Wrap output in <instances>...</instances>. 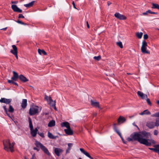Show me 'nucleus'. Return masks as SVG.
Masks as SVG:
<instances>
[{
  "label": "nucleus",
  "mask_w": 159,
  "mask_h": 159,
  "mask_svg": "<svg viewBox=\"0 0 159 159\" xmlns=\"http://www.w3.org/2000/svg\"><path fill=\"white\" fill-rule=\"evenodd\" d=\"M131 137L133 138L134 140L137 141L140 143L148 146H150L151 145V143L148 141V140H149V139L143 138L142 135L137 132L134 133V134H131Z\"/></svg>",
  "instance_id": "f257e3e1"
},
{
  "label": "nucleus",
  "mask_w": 159,
  "mask_h": 159,
  "mask_svg": "<svg viewBox=\"0 0 159 159\" xmlns=\"http://www.w3.org/2000/svg\"><path fill=\"white\" fill-rule=\"evenodd\" d=\"M3 143L4 146V149L5 150L9 151L10 149L11 152L14 151V150L12 149V147L11 146L10 140H4Z\"/></svg>",
  "instance_id": "f03ea898"
},
{
  "label": "nucleus",
  "mask_w": 159,
  "mask_h": 159,
  "mask_svg": "<svg viewBox=\"0 0 159 159\" xmlns=\"http://www.w3.org/2000/svg\"><path fill=\"white\" fill-rule=\"evenodd\" d=\"M35 144L36 147H40L41 149L45 153L49 156L50 155V153L49 152L47 148L39 142L38 141H36Z\"/></svg>",
  "instance_id": "7ed1b4c3"
},
{
  "label": "nucleus",
  "mask_w": 159,
  "mask_h": 159,
  "mask_svg": "<svg viewBox=\"0 0 159 159\" xmlns=\"http://www.w3.org/2000/svg\"><path fill=\"white\" fill-rule=\"evenodd\" d=\"M39 107L35 105H32L29 110V113L30 115L33 116L38 113Z\"/></svg>",
  "instance_id": "20e7f679"
},
{
  "label": "nucleus",
  "mask_w": 159,
  "mask_h": 159,
  "mask_svg": "<svg viewBox=\"0 0 159 159\" xmlns=\"http://www.w3.org/2000/svg\"><path fill=\"white\" fill-rule=\"evenodd\" d=\"M148 46L147 42L144 40H143L142 43V45L141 47V51L143 53L150 54V52L147 50V47Z\"/></svg>",
  "instance_id": "39448f33"
},
{
  "label": "nucleus",
  "mask_w": 159,
  "mask_h": 159,
  "mask_svg": "<svg viewBox=\"0 0 159 159\" xmlns=\"http://www.w3.org/2000/svg\"><path fill=\"white\" fill-rule=\"evenodd\" d=\"M116 124L115 123H114L113 124V129L118 134V135L120 136L121 138L123 143H124L125 144L126 143L124 139H123V137H122L121 133L120 132L119 130L117 129V127H116Z\"/></svg>",
  "instance_id": "423d86ee"
},
{
  "label": "nucleus",
  "mask_w": 159,
  "mask_h": 159,
  "mask_svg": "<svg viewBox=\"0 0 159 159\" xmlns=\"http://www.w3.org/2000/svg\"><path fill=\"white\" fill-rule=\"evenodd\" d=\"M114 16L116 18L120 20H125L126 19V16L119 13L116 12L114 14Z\"/></svg>",
  "instance_id": "0eeeda50"
},
{
  "label": "nucleus",
  "mask_w": 159,
  "mask_h": 159,
  "mask_svg": "<svg viewBox=\"0 0 159 159\" xmlns=\"http://www.w3.org/2000/svg\"><path fill=\"white\" fill-rule=\"evenodd\" d=\"M12 46L13 49V50H11L10 52L13 55H14L16 57V59H18V57L17 55L18 51L17 48L15 45H13Z\"/></svg>",
  "instance_id": "6e6552de"
},
{
  "label": "nucleus",
  "mask_w": 159,
  "mask_h": 159,
  "mask_svg": "<svg viewBox=\"0 0 159 159\" xmlns=\"http://www.w3.org/2000/svg\"><path fill=\"white\" fill-rule=\"evenodd\" d=\"M11 8L13 11L15 12L21 13L22 12V10L18 8L16 5H12L11 6Z\"/></svg>",
  "instance_id": "1a4fd4ad"
},
{
  "label": "nucleus",
  "mask_w": 159,
  "mask_h": 159,
  "mask_svg": "<svg viewBox=\"0 0 159 159\" xmlns=\"http://www.w3.org/2000/svg\"><path fill=\"white\" fill-rule=\"evenodd\" d=\"M12 99H7L5 98H2L0 99V102L1 103H3L6 104H9L11 102Z\"/></svg>",
  "instance_id": "9d476101"
},
{
  "label": "nucleus",
  "mask_w": 159,
  "mask_h": 159,
  "mask_svg": "<svg viewBox=\"0 0 159 159\" xmlns=\"http://www.w3.org/2000/svg\"><path fill=\"white\" fill-rule=\"evenodd\" d=\"M146 126L149 129H153L156 126L155 123L153 121H148L147 122Z\"/></svg>",
  "instance_id": "9b49d317"
},
{
  "label": "nucleus",
  "mask_w": 159,
  "mask_h": 159,
  "mask_svg": "<svg viewBox=\"0 0 159 159\" xmlns=\"http://www.w3.org/2000/svg\"><path fill=\"white\" fill-rule=\"evenodd\" d=\"M91 104L92 106L93 107H98L99 108L101 109L100 107L99 102L95 101V100H91Z\"/></svg>",
  "instance_id": "f8f14e48"
},
{
  "label": "nucleus",
  "mask_w": 159,
  "mask_h": 159,
  "mask_svg": "<svg viewBox=\"0 0 159 159\" xmlns=\"http://www.w3.org/2000/svg\"><path fill=\"white\" fill-rule=\"evenodd\" d=\"M80 150L82 152L90 159H93V158L90 156L89 153L87 151L84 150L83 148H80Z\"/></svg>",
  "instance_id": "ddd939ff"
},
{
  "label": "nucleus",
  "mask_w": 159,
  "mask_h": 159,
  "mask_svg": "<svg viewBox=\"0 0 159 159\" xmlns=\"http://www.w3.org/2000/svg\"><path fill=\"white\" fill-rule=\"evenodd\" d=\"M63 152V150L60 148H56L54 149L55 153L57 156H59L60 153L62 152Z\"/></svg>",
  "instance_id": "4468645a"
},
{
  "label": "nucleus",
  "mask_w": 159,
  "mask_h": 159,
  "mask_svg": "<svg viewBox=\"0 0 159 159\" xmlns=\"http://www.w3.org/2000/svg\"><path fill=\"white\" fill-rule=\"evenodd\" d=\"M137 94L138 96L143 99H144L146 98H147L148 97L147 95L146 94L143 93L141 91H138Z\"/></svg>",
  "instance_id": "2eb2a0df"
},
{
  "label": "nucleus",
  "mask_w": 159,
  "mask_h": 159,
  "mask_svg": "<svg viewBox=\"0 0 159 159\" xmlns=\"http://www.w3.org/2000/svg\"><path fill=\"white\" fill-rule=\"evenodd\" d=\"M143 137H145L146 138H148L149 136H150V133L149 132H147L146 131H142L141 132L140 134Z\"/></svg>",
  "instance_id": "dca6fc26"
},
{
  "label": "nucleus",
  "mask_w": 159,
  "mask_h": 159,
  "mask_svg": "<svg viewBox=\"0 0 159 159\" xmlns=\"http://www.w3.org/2000/svg\"><path fill=\"white\" fill-rule=\"evenodd\" d=\"M19 79L21 81L23 82H25L29 81V80L22 75H19Z\"/></svg>",
  "instance_id": "f3484780"
},
{
  "label": "nucleus",
  "mask_w": 159,
  "mask_h": 159,
  "mask_svg": "<svg viewBox=\"0 0 159 159\" xmlns=\"http://www.w3.org/2000/svg\"><path fill=\"white\" fill-rule=\"evenodd\" d=\"M38 131L37 128H35L34 129L33 128L32 129H30L31 134L33 137H35L36 136Z\"/></svg>",
  "instance_id": "a211bd4d"
},
{
  "label": "nucleus",
  "mask_w": 159,
  "mask_h": 159,
  "mask_svg": "<svg viewBox=\"0 0 159 159\" xmlns=\"http://www.w3.org/2000/svg\"><path fill=\"white\" fill-rule=\"evenodd\" d=\"M64 131L65 133L68 135H72L73 134V131L71 129L70 127V128L65 129Z\"/></svg>",
  "instance_id": "6ab92c4d"
},
{
  "label": "nucleus",
  "mask_w": 159,
  "mask_h": 159,
  "mask_svg": "<svg viewBox=\"0 0 159 159\" xmlns=\"http://www.w3.org/2000/svg\"><path fill=\"white\" fill-rule=\"evenodd\" d=\"M126 120L125 117L120 116L118 119L117 121L119 124H120L126 121Z\"/></svg>",
  "instance_id": "aec40b11"
},
{
  "label": "nucleus",
  "mask_w": 159,
  "mask_h": 159,
  "mask_svg": "<svg viewBox=\"0 0 159 159\" xmlns=\"http://www.w3.org/2000/svg\"><path fill=\"white\" fill-rule=\"evenodd\" d=\"M61 127H65L67 129L70 128V124L67 122H63L61 124Z\"/></svg>",
  "instance_id": "412c9836"
},
{
  "label": "nucleus",
  "mask_w": 159,
  "mask_h": 159,
  "mask_svg": "<svg viewBox=\"0 0 159 159\" xmlns=\"http://www.w3.org/2000/svg\"><path fill=\"white\" fill-rule=\"evenodd\" d=\"M27 105V100L26 99H23L21 103V107L23 109H25Z\"/></svg>",
  "instance_id": "4be33fe9"
},
{
  "label": "nucleus",
  "mask_w": 159,
  "mask_h": 159,
  "mask_svg": "<svg viewBox=\"0 0 159 159\" xmlns=\"http://www.w3.org/2000/svg\"><path fill=\"white\" fill-rule=\"evenodd\" d=\"M35 2L36 1H33L28 4H24V6L26 7L29 8L32 7Z\"/></svg>",
  "instance_id": "5701e85b"
},
{
  "label": "nucleus",
  "mask_w": 159,
  "mask_h": 159,
  "mask_svg": "<svg viewBox=\"0 0 159 159\" xmlns=\"http://www.w3.org/2000/svg\"><path fill=\"white\" fill-rule=\"evenodd\" d=\"M55 125V121L53 120L50 121L48 124V126L49 127L54 126Z\"/></svg>",
  "instance_id": "b1692460"
},
{
  "label": "nucleus",
  "mask_w": 159,
  "mask_h": 159,
  "mask_svg": "<svg viewBox=\"0 0 159 159\" xmlns=\"http://www.w3.org/2000/svg\"><path fill=\"white\" fill-rule=\"evenodd\" d=\"M48 136L49 138L52 139H55L57 137V136H54L49 131L48 132Z\"/></svg>",
  "instance_id": "393cba45"
},
{
  "label": "nucleus",
  "mask_w": 159,
  "mask_h": 159,
  "mask_svg": "<svg viewBox=\"0 0 159 159\" xmlns=\"http://www.w3.org/2000/svg\"><path fill=\"white\" fill-rule=\"evenodd\" d=\"M150 112L148 110H146L141 113L140 114L141 115H150Z\"/></svg>",
  "instance_id": "a878e982"
},
{
  "label": "nucleus",
  "mask_w": 159,
  "mask_h": 159,
  "mask_svg": "<svg viewBox=\"0 0 159 159\" xmlns=\"http://www.w3.org/2000/svg\"><path fill=\"white\" fill-rule=\"evenodd\" d=\"M29 119V127L30 128V129H32L33 128V127L32 122L31 119L30 118V117L28 118Z\"/></svg>",
  "instance_id": "bb28decb"
},
{
  "label": "nucleus",
  "mask_w": 159,
  "mask_h": 159,
  "mask_svg": "<svg viewBox=\"0 0 159 159\" xmlns=\"http://www.w3.org/2000/svg\"><path fill=\"white\" fill-rule=\"evenodd\" d=\"M38 52L39 54L40 55H41L42 54L44 55H47L46 52L43 50H41L40 49H38Z\"/></svg>",
  "instance_id": "cd10ccee"
},
{
  "label": "nucleus",
  "mask_w": 159,
  "mask_h": 159,
  "mask_svg": "<svg viewBox=\"0 0 159 159\" xmlns=\"http://www.w3.org/2000/svg\"><path fill=\"white\" fill-rule=\"evenodd\" d=\"M152 8L153 9H157L159 10V5L155 3H152Z\"/></svg>",
  "instance_id": "c85d7f7f"
},
{
  "label": "nucleus",
  "mask_w": 159,
  "mask_h": 159,
  "mask_svg": "<svg viewBox=\"0 0 159 159\" xmlns=\"http://www.w3.org/2000/svg\"><path fill=\"white\" fill-rule=\"evenodd\" d=\"M54 103V104H56V101H53L51 98H50V101L49 104L50 106L52 107H53V104Z\"/></svg>",
  "instance_id": "c756f323"
},
{
  "label": "nucleus",
  "mask_w": 159,
  "mask_h": 159,
  "mask_svg": "<svg viewBox=\"0 0 159 159\" xmlns=\"http://www.w3.org/2000/svg\"><path fill=\"white\" fill-rule=\"evenodd\" d=\"M143 35V33L142 32H138L136 34V35L137 37L139 38V39H141L142 37V36Z\"/></svg>",
  "instance_id": "7c9ffc66"
},
{
  "label": "nucleus",
  "mask_w": 159,
  "mask_h": 159,
  "mask_svg": "<svg viewBox=\"0 0 159 159\" xmlns=\"http://www.w3.org/2000/svg\"><path fill=\"white\" fill-rule=\"evenodd\" d=\"M14 111V108L12 107L11 105L10 104L9 105V108L8 110V111L11 113H12Z\"/></svg>",
  "instance_id": "2f4dec72"
},
{
  "label": "nucleus",
  "mask_w": 159,
  "mask_h": 159,
  "mask_svg": "<svg viewBox=\"0 0 159 159\" xmlns=\"http://www.w3.org/2000/svg\"><path fill=\"white\" fill-rule=\"evenodd\" d=\"M7 82L10 84H14L17 86H18V84L14 82L12 80H8Z\"/></svg>",
  "instance_id": "473e14b6"
},
{
  "label": "nucleus",
  "mask_w": 159,
  "mask_h": 159,
  "mask_svg": "<svg viewBox=\"0 0 159 159\" xmlns=\"http://www.w3.org/2000/svg\"><path fill=\"white\" fill-rule=\"evenodd\" d=\"M13 76L14 77L16 78H19V75L18 73L15 72V71H13Z\"/></svg>",
  "instance_id": "72a5a7b5"
},
{
  "label": "nucleus",
  "mask_w": 159,
  "mask_h": 159,
  "mask_svg": "<svg viewBox=\"0 0 159 159\" xmlns=\"http://www.w3.org/2000/svg\"><path fill=\"white\" fill-rule=\"evenodd\" d=\"M117 45L120 48H123V46L122 43L121 42H119L116 43Z\"/></svg>",
  "instance_id": "f704fd0d"
},
{
  "label": "nucleus",
  "mask_w": 159,
  "mask_h": 159,
  "mask_svg": "<svg viewBox=\"0 0 159 159\" xmlns=\"http://www.w3.org/2000/svg\"><path fill=\"white\" fill-rule=\"evenodd\" d=\"M155 123L156 126L158 127L159 126V118H158L156 119V121Z\"/></svg>",
  "instance_id": "c9c22d12"
},
{
  "label": "nucleus",
  "mask_w": 159,
  "mask_h": 159,
  "mask_svg": "<svg viewBox=\"0 0 159 159\" xmlns=\"http://www.w3.org/2000/svg\"><path fill=\"white\" fill-rule=\"evenodd\" d=\"M101 57L100 55L98 56H95L93 57V59H94L96 61H99L101 59Z\"/></svg>",
  "instance_id": "e433bc0d"
},
{
  "label": "nucleus",
  "mask_w": 159,
  "mask_h": 159,
  "mask_svg": "<svg viewBox=\"0 0 159 159\" xmlns=\"http://www.w3.org/2000/svg\"><path fill=\"white\" fill-rule=\"evenodd\" d=\"M152 116L153 117H157L158 118H159V112H157L153 114Z\"/></svg>",
  "instance_id": "4c0bfd02"
},
{
  "label": "nucleus",
  "mask_w": 159,
  "mask_h": 159,
  "mask_svg": "<svg viewBox=\"0 0 159 159\" xmlns=\"http://www.w3.org/2000/svg\"><path fill=\"white\" fill-rule=\"evenodd\" d=\"M151 10H148L147 11H146L145 12H143V14L144 15H147L148 13H150Z\"/></svg>",
  "instance_id": "58836bf2"
},
{
  "label": "nucleus",
  "mask_w": 159,
  "mask_h": 159,
  "mask_svg": "<svg viewBox=\"0 0 159 159\" xmlns=\"http://www.w3.org/2000/svg\"><path fill=\"white\" fill-rule=\"evenodd\" d=\"M17 22L19 24H21L22 25H26V23H24L23 22H22L20 20H18L17 21Z\"/></svg>",
  "instance_id": "ea45409f"
},
{
  "label": "nucleus",
  "mask_w": 159,
  "mask_h": 159,
  "mask_svg": "<svg viewBox=\"0 0 159 159\" xmlns=\"http://www.w3.org/2000/svg\"><path fill=\"white\" fill-rule=\"evenodd\" d=\"M50 98H51L50 96L48 97L47 96L45 95V99L48 101V100L50 101Z\"/></svg>",
  "instance_id": "a19ab883"
},
{
  "label": "nucleus",
  "mask_w": 159,
  "mask_h": 159,
  "mask_svg": "<svg viewBox=\"0 0 159 159\" xmlns=\"http://www.w3.org/2000/svg\"><path fill=\"white\" fill-rule=\"evenodd\" d=\"M149 140H148V141L149 142H150L151 143L153 144H155L156 143L155 141L153 139H151V140L149 139Z\"/></svg>",
  "instance_id": "79ce46f5"
},
{
  "label": "nucleus",
  "mask_w": 159,
  "mask_h": 159,
  "mask_svg": "<svg viewBox=\"0 0 159 159\" xmlns=\"http://www.w3.org/2000/svg\"><path fill=\"white\" fill-rule=\"evenodd\" d=\"M158 133V132L157 130H155L154 131L153 134L155 135H157Z\"/></svg>",
  "instance_id": "37998d69"
},
{
  "label": "nucleus",
  "mask_w": 159,
  "mask_h": 159,
  "mask_svg": "<svg viewBox=\"0 0 159 159\" xmlns=\"http://www.w3.org/2000/svg\"><path fill=\"white\" fill-rule=\"evenodd\" d=\"M149 149L151 150H152L155 152H156V151H157V148H149Z\"/></svg>",
  "instance_id": "c03bdc74"
},
{
  "label": "nucleus",
  "mask_w": 159,
  "mask_h": 159,
  "mask_svg": "<svg viewBox=\"0 0 159 159\" xmlns=\"http://www.w3.org/2000/svg\"><path fill=\"white\" fill-rule=\"evenodd\" d=\"M38 134L42 137L44 138V134L43 133H39L38 132Z\"/></svg>",
  "instance_id": "a18cd8bd"
},
{
  "label": "nucleus",
  "mask_w": 159,
  "mask_h": 159,
  "mask_svg": "<svg viewBox=\"0 0 159 159\" xmlns=\"http://www.w3.org/2000/svg\"><path fill=\"white\" fill-rule=\"evenodd\" d=\"M147 102L148 103L149 105H151V103L150 101V100L149 98H147L146 99Z\"/></svg>",
  "instance_id": "49530a36"
},
{
  "label": "nucleus",
  "mask_w": 159,
  "mask_h": 159,
  "mask_svg": "<svg viewBox=\"0 0 159 159\" xmlns=\"http://www.w3.org/2000/svg\"><path fill=\"white\" fill-rule=\"evenodd\" d=\"M148 36L147 34H145L143 35V38L144 39H146L148 38Z\"/></svg>",
  "instance_id": "de8ad7c7"
},
{
  "label": "nucleus",
  "mask_w": 159,
  "mask_h": 159,
  "mask_svg": "<svg viewBox=\"0 0 159 159\" xmlns=\"http://www.w3.org/2000/svg\"><path fill=\"white\" fill-rule=\"evenodd\" d=\"M68 148H69L70 149H71V147L73 145V144L72 143H69L68 144Z\"/></svg>",
  "instance_id": "09e8293b"
},
{
  "label": "nucleus",
  "mask_w": 159,
  "mask_h": 159,
  "mask_svg": "<svg viewBox=\"0 0 159 159\" xmlns=\"http://www.w3.org/2000/svg\"><path fill=\"white\" fill-rule=\"evenodd\" d=\"M18 79V78H15V77H14V76H13L11 78V80H12L13 81H17Z\"/></svg>",
  "instance_id": "8fccbe9b"
},
{
  "label": "nucleus",
  "mask_w": 159,
  "mask_h": 159,
  "mask_svg": "<svg viewBox=\"0 0 159 159\" xmlns=\"http://www.w3.org/2000/svg\"><path fill=\"white\" fill-rule=\"evenodd\" d=\"M127 140L128 141L130 142V141H132V140H133V138L132 137L131 138L129 137V138H127Z\"/></svg>",
  "instance_id": "3c124183"
},
{
  "label": "nucleus",
  "mask_w": 159,
  "mask_h": 159,
  "mask_svg": "<svg viewBox=\"0 0 159 159\" xmlns=\"http://www.w3.org/2000/svg\"><path fill=\"white\" fill-rule=\"evenodd\" d=\"M3 108L5 112L6 113H7V110L6 108V106H3Z\"/></svg>",
  "instance_id": "603ef678"
},
{
  "label": "nucleus",
  "mask_w": 159,
  "mask_h": 159,
  "mask_svg": "<svg viewBox=\"0 0 159 159\" xmlns=\"http://www.w3.org/2000/svg\"><path fill=\"white\" fill-rule=\"evenodd\" d=\"M19 18H24V16L22 14H19L18 16Z\"/></svg>",
  "instance_id": "864d4df0"
},
{
  "label": "nucleus",
  "mask_w": 159,
  "mask_h": 159,
  "mask_svg": "<svg viewBox=\"0 0 159 159\" xmlns=\"http://www.w3.org/2000/svg\"><path fill=\"white\" fill-rule=\"evenodd\" d=\"M7 115L10 118H11L12 115H10L9 113H8V111L7 113H6Z\"/></svg>",
  "instance_id": "5fc2aeb1"
},
{
  "label": "nucleus",
  "mask_w": 159,
  "mask_h": 159,
  "mask_svg": "<svg viewBox=\"0 0 159 159\" xmlns=\"http://www.w3.org/2000/svg\"><path fill=\"white\" fill-rule=\"evenodd\" d=\"M72 4L73 5V7H74V8H75V9H77L76 7H75V2L74 1H73L72 2Z\"/></svg>",
  "instance_id": "6e6d98bb"
},
{
  "label": "nucleus",
  "mask_w": 159,
  "mask_h": 159,
  "mask_svg": "<svg viewBox=\"0 0 159 159\" xmlns=\"http://www.w3.org/2000/svg\"><path fill=\"white\" fill-rule=\"evenodd\" d=\"M18 1H12L11 3L12 4H17L18 3Z\"/></svg>",
  "instance_id": "4d7b16f0"
},
{
  "label": "nucleus",
  "mask_w": 159,
  "mask_h": 159,
  "mask_svg": "<svg viewBox=\"0 0 159 159\" xmlns=\"http://www.w3.org/2000/svg\"><path fill=\"white\" fill-rule=\"evenodd\" d=\"M154 147L157 148V149H158L159 148V144L154 145Z\"/></svg>",
  "instance_id": "13d9d810"
},
{
  "label": "nucleus",
  "mask_w": 159,
  "mask_h": 159,
  "mask_svg": "<svg viewBox=\"0 0 159 159\" xmlns=\"http://www.w3.org/2000/svg\"><path fill=\"white\" fill-rule=\"evenodd\" d=\"M70 149H70V148H67V149H66V153H69L70 151Z\"/></svg>",
  "instance_id": "bf43d9fd"
},
{
  "label": "nucleus",
  "mask_w": 159,
  "mask_h": 159,
  "mask_svg": "<svg viewBox=\"0 0 159 159\" xmlns=\"http://www.w3.org/2000/svg\"><path fill=\"white\" fill-rule=\"evenodd\" d=\"M33 149L34 150H36L37 151H39V149L36 147H34L33 148Z\"/></svg>",
  "instance_id": "052dcab7"
},
{
  "label": "nucleus",
  "mask_w": 159,
  "mask_h": 159,
  "mask_svg": "<svg viewBox=\"0 0 159 159\" xmlns=\"http://www.w3.org/2000/svg\"><path fill=\"white\" fill-rule=\"evenodd\" d=\"M53 106L52 107H53L54 109L56 110H57V108H56V107L55 106V105H56V104H54V103L53 104Z\"/></svg>",
  "instance_id": "680f3d73"
},
{
  "label": "nucleus",
  "mask_w": 159,
  "mask_h": 159,
  "mask_svg": "<svg viewBox=\"0 0 159 159\" xmlns=\"http://www.w3.org/2000/svg\"><path fill=\"white\" fill-rule=\"evenodd\" d=\"M150 14H158V13H157V12H152V11H151Z\"/></svg>",
  "instance_id": "e2e57ef3"
},
{
  "label": "nucleus",
  "mask_w": 159,
  "mask_h": 159,
  "mask_svg": "<svg viewBox=\"0 0 159 159\" xmlns=\"http://www.w3.org/2000/svg\"><path fill=\"white\" fill-rule=\"evenodd\" d=\"M15 143L14 142H13L12 143V144H11V146H12V149H13V146H14V145H15Z\"/></svg>",
  "instance_id": "0e129e2a"
},
{
  "label": "nucleus",
  "mask_w": 159,
  "mask_h": 159,
  "mask_svg": "<svg viewBox=\"0 0 159 159\" xmlns=\"http://www.w3.org/2000/svg\"><path fill=\"white\" fill-rule=\"evenodd\" d=\"M111 2L110 1H108L107 2V4L108 6H109L111 4Z\"/></svg>",
  "instance_id": "69168bd1"
},
{
  "label": "nucleus",
  "mask_w": 159,
  "mask_h": 159,
  "mask_svg": "<svg viewBox=\"0 0 159 159\" xmlns=\"http://www.w3.org/2000/svg\"><path fill=\"white\" fill-rule=\"evenodd\" d=\"M86 24H87V28H89V24L88 21L86 22Z\"/></svg>",
  "instance_id": "338daca9"
},
{
  "label": "nucleus",
  "mask_w": 159,
  "mask_h": 159,
  "mask_svg": "<svg viewBox=\"0 0 159 159\" xmlns=\"http://www.w3.org/2000/svg\"><path fill=\"white\" fill-rule=\"evenodd\" d=\"M156 153H157L159 155V149H157V151H156Z\"/></svg>",
  "instance_id": "774afa93"
}]
</instances>
